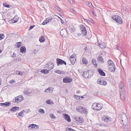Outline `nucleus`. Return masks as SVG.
<instances>
[{
	"instance_id": "nucleus-50",
	"label": "nucleus",
	"mask_w": 131,
	"mask_h": 131,
	"mask_svg": "<svg viewBox=\"0 0 131 131\" xmlns=\"http://www.w3.org/2000/svg\"><path fill=\"white\" fill-rule=\"evenodd\" d=\"M35 26H34V25L31 26H30V27L29 28V30H31V29H32Z\"/></svg>"
},
{
	"instance_id": "nucleus-58",
	"label": "nucleus",
	"mask_w": 131,
	"mask_h": 131,
	"mask_svg": "<svg viewBox=\"0 0 131 131\" xmlns=\"http://www.w3.org/2000/svg\"><path fill=\"white\" fill-rule=\"evenodd\" d=\"M70 2L71 3H73L72 0H69Z\"/></svg>"
},
{
	"instance_id": "nucleus-3",
	"label": "nucleus",
	"mask_w": 131,
	"mask_h": 131,
	"mask_svg": "<svg viewBox=\"0 0 131 131\" xmlns=\"http://www.w3.org/2000/svg\"><path fill=\"white\" fill-rule=\"evenodd\" d=\"M107 69L111 72H114L115 70V66L113 62L111 60L107 61Z\"/></svg>"
},
{
	"instance_id": "nucleus-11",
	"label": "nucleus",
	"mask_w": 131,
	"mask_h": 131,
	"mask_svg": "<svg viewBox=\"0 0 131 131\" xmlns=\"http://www.w3.org/2000/svg\"><path fill=\"white\" fill-rule=\"evenodd\" d=\"M72 81V78L68 76L64 77L63 79V82H71Z\"/></svg>"
},
{
	"instance_id": "nucleus-59",
	"label": "nucleus",
	"mask_w": 131,
	"mask_h": 131,
	"mask_svg": "<svg viewBox=\"0 0 131 131\" xmlns=\"http://www.w3.org/2000/svg\"><path fill=\"white\" fill-rule=\"evenodd\" d=\"M72 12L73 13H74L75 12V11L74 10H72Z\"/></svg>"
},
{
	"instance_id": "nucleus-44",
	"label": "nucleus",
	"mask_w": 131,
	"mask_h": 131,
	"mask_svg": "<svg viewBox=\"0 0 131 131\" xmlns=\"http://www.w3.org/2000/svg\"><path fill=\"white\" fill-rule=\"evenodd\" d=\"M46 18L48 20V21L49 22V21L52 20L53 18L52 17H48Z\"/></svg>"
},
{
	"instance_id": "nucleus-2",
	"label": "nucleus",
	"mask_w": 131,
	"mask_h": 131,
	"mask_svg": "<svg viewBox=\"0 0 131 131\" xmlns=\"http://www.w3.org/2000/svg\"><path fill=\"white\" fill-rule=\"evenodd\" d=\"M119 91L120 92V98L122 100H125V88L124 85L122 82L120 83L119 85Z\"/></svg>"
},
{
	"instance_id": "nucleus-41",
	"label": "nucleus",
	"mask_w": 131,
	"mask_h": 131,
	"mask_svg": "<svg viewBox=\"0 0 131 131\" xmlns=\"http://www.w3.org/2000/svg\"><path fill=\"white\" fill-rule=\"evenodd\" d=\"M51 91V89L50 88H47V89L44 92H50V91Z\"/></svg>"
},
{
	"instance_id": "nucleus-52",
	"label": "nucleus",
	"mask_w": 131,
	"mask_h": 131,
	"mask_svg": "<svg viewBox=\"0 0 131 131\" xmlns=\"http://www.w3.org/2000/svg\"><path fill=\"white\" fill-rule=\"evenodd\" d=\"M0 105L2 106H5L4 103H0Z\"/></svg>"
},
{
	"instance_id": "nucleus-9",
	"label": "nucleus",
	"mask_w": 131,
	"mask_h": 131,
	"mask_svg": "<svg viewBox=\"0 0 131 131\" xmlns=\"http://www.w3.org/2000/svg\"><path fill=\"white\" fill-rule=\"evenodd\" d=\"M70 60L72 64H73L76 60V55L75 54H73L71 55L70 57Z\"/></svg>"
},
{
	"instance_id": "nucleus-39",
	"label": "nucleus",
	"mask_w": 131,
	"mask_h": 131,
	"mask_svg": "<svg viewBox=\"0 0 131 131\" xmlns=\"http://www.w3.org/2000/svg\"><path fill=\"white\" fill-rule=\"evenodd\" d=\"M22 44L21 42H17L16 43L17 45L18 48H19L21 46Z\"/></svg>"
},
{
	"instance_id": "nucleus-42",
	"label": "nucleus",
	"mask_w": 131,
	"mask_h": 131,
	"mask_svg": "<svg viewBox=\"0 0 131 131\" xmlns=\"http://www.w3.org/2000/svg\"><path fill=\"white\" fill-rule=\"evenodd\" d=\"M88 5L91 8H93L94 7L92 5V4L90 2H89L88 3Z\"/></svg>"
},
{
	"instance_id": "nucleus-34",
	"label": "nucleus",
	"mask_w": 131,
	"mask_h": 131,
	"mask_svg": "<svg viewBox=\"0 0 131 131\" xmlns=\"http://www.w3.org/2000/svg\"><path fill=\"white\" fill-rule=\"evenodd\" d=\"M31 129L33 128H35L36 126H37V128H39V126L38 125H36L34 124H31Z\"/></svg>"
},
{
	"instance_id": "nucleus-55",
	"label": "nucleus",
	"mask_w": 131,
	"mask_h": 131,
	"mask_svg": "<svg viewBox=\"0 0 131 131\" xmlns=\"http://www.w3.org/2000/svg\"><path fill=\"white\" fill-rule=\"evenodd\" d=\"M85 96V95H84V96H80V99H81V100H82V99H84V98H85V97H84L83 96Z\"/></svg>"
},
{
	"instance_id": "nucleus-23",
	"label": "nucleus",
	"mask_w": 131,
	"mask_h": 131,
	"mask_svg": "<svg viewBox=\"0 0 131 131\" xmlns=\"http://www.w3.org/2000/svg\"><path fill=\"white\" fill-rule=\"evenodd\" d=\"M82 62L83 64H86L88 63V62L87 60L84 58H83L82 61Z\"/></svg>"
},
{
	"instance_id": "nucleus-62",
	"label": "nucleus",
	"mask_w": 131,
	"mask_h": 131,
	"mask_svg": "<svg viewBox=\"0 0 131 131\" xmlns=\"http://www.w3.org/2000/svg\"><path fill=\"white\" fill-rule=\"evenodd\" d=\"M4 131H5V128H4Z\"/></svg>"
},
{
	"instance_id": "nucleus-15",
	"label": "nucleus",
	"mask_w": 131,
	"mask_h": 131,
	"mask_svg": "<svg viewBox=\"0 0 131 131\" xmlns=\"http://www.w3.org/2000/svg\"><path fill=\"white\" fill-rule=\"evenodd\" d=\"M19 108V107L16 106H14L11 108L10 110L11 112H15L17 110H18Z\"/></svg>"
},
{
	"instance_id": "nucleus-26",
	"label": "nucleus",
	"mask_w": 131,
	"mask_h": 131,
	"mask_svg": "<svg viewBox=\"0 0 131 131\" xmlns=\"http://www.w3.org/2000/svg\"><path fill=\"white\" fill-rule=\"evenodd\" d=\"M45 38L43 36H41L40 37L39 41L41 42H43L45 41Z\"/></svg>"
},
{
	"instance_id": "nucleus-35",
	"label": "nucleus",
	"mask_w": 131,
	"mask_h": 131,
	"mask_svg": "<svg viewBox=\"0 0 131 131\" xmlns=\"http://www.w3.org/2000/svg\"><path fill=\"white\" fill-rule=\"evenodd\" d=\"M11 103L9 102H6L4 103L5 106L7 107L10 105Z\"/></svg>"
},
{
	"instance_id": "nucleus-47",
	"label": "nucleus",
	"mask_w": 131,
	"mask_h": 131,
	"mask_svg": "<svg viewBox=\"0 0 131 131\" xmlns=\"http://www.w3.org/2000/svg\"><path fill=\"white\" fill-rule=\"evenodd\" d=\"M71 29L73 31H74L75 30V28L73 26H72L71 27Z\"/></svg>"
},
{
	"instance_id": "nucleus-36",
	"label": "nucleus",
	"mask_w": 131,
	"mask_h": 131,
	"mask_svg": "<svg viewBox=\"0 0 131 131\" xmlns=\"http://www.w3.org/2000/svg\"><path fill=\"white\" fill-rule=\"evenodd\" d=\"M49 22L48 21V20L46 18L45 20L42 23V24L43 25H45L47 24Z\"/></svg>"
},
{
	"instance_id": "nucleus-28",
	"label": "nucleus",
	"mask_w": 131,
	"mask_h": 131,
	"mask_svg": "<svg viewBox=\"0 0 131 131\" xmlns=\"http://www.w3.org/2000/svg\"><path fill=\"white\" fill-rule=\"evenodd\" d=\"M24 93L26 95H29L32 93L31 91H29L28 90H25L24 92Z\"/></svg>"
},
{
	"instance_id": "nucleus-33",
	"label": "nucleus",
	"mask_w": 131,
	"mask_h": 131,
	"mask_svg": "<svg viewBox=\"0 0 131 131\" xmlns=\"http://www.w3.org/2000/svg\"><path fill=\"white\" fill-rule=\"evenodd\" d=\"M49 116L50 118L53 119H55L56 118L55 116L52 113H50L49 115Z\"/></svg>"
},
{
	"instance_id": "nucleus-25",
	"label": "nucleus",
	"mask_w": 131,
	"mask_h": 131,
	"mask_svg": "<svg viewBox=\"0 0 131 131\" xmlns=\"http://www.w3.org/2000/svg\"><path fill=\"white\" fill-rule=\"evenodd\" d=\"M49 70L43 69L41 70V72L42 73L46 74L49 73Z\"/></svg>"
},
{
	"instance_id": "nucleus-56",
	"label": "nucleus",
	"mask_w": 131,
	"mask_h": 131,
	"mask_svg": "<svg viewBox=\"0 0 131 131\" xmlns=\"http://www.w3.org/2000/svg\"><path fill=\"white\" fill-rule=\"evenodd\" d=\"M28 127V128H29L30 129H31V124H30V125H29Z\"/></svg>"
},
{
	"instance_id": "nucleus-37",
	"label": "nucleus",
	"mask_w": 131,
	"mask_h": 131,
	"mask_svg": "<svg viewBox=\"0 0 131 131\" xmlns=\"http://www.w3.org/2000/svg\"><path fill=\"white\" fill-rule=\"evenodd\" d=\"M5 36L3 34H0V40H1L4 38Z\"/></svg>"
},
{
	"instance_id": "nucleus-19",
	"label": "nucleus",
	"mask_w": 131,
	"mask_h": 131,
	"mask_svg": "<svg viewBox=\"0 0 131 131\" xmlns=\"http://www.w3.org/2000/svg\"><path fill=\"white\" fill-rule=\"evenodd\" d=\"M83 108V107H81V106H78L76 107V110L78 112L81 113Z\"/></svg>"
},
{
	"instance_id": "nucleus-12",
	"label": "nucleus",
	"mask_w": 131,
	"mask_h": 131,
	"mask_svg": "<svg viewBox=\"0 0 131 131\" xmlns=\"http://www.w3.org/2000/svg\"><path fill=\"white\" fill-rule=\"evenodd\" d=\"M46 67L48 68V70H50L53 68V64L52 63L49 62L46 64Z\"/></svg>"
},
{
	"instance_id": "nucleus-14",
	"label": "nucleus",
	"mask_w": 131,
	"mask_h": 131,
	"mask_svg": "<svg viewBox=\"0 0 131 131\" xmlns=\"http://www.w3.org/2000/svg\"><path fill=\"white\" fill-rule=\"evenodd\" d=\"M64 117V119L68 122H70L71 121L70 116L68 114H65Z\"/></svg>"
},
{
	"instance_id": "nucleus-18",
	"label": "nucleus",
	"mask_w": 131,
	"mask_h": 131,
	"mask_svg": "<svg viewBox=\"0 0 131 131\" xmlns=\"http://www.w3.org/2000/svg\"><path fill=\"white\" fill-rule=\"evenodd\" d=\"M74 117L75 118V119L79 123H82L81 119V118L80 117L77 116H75V117Z\"/></svg>"
},
{
	"instance_id": "nucleus-5",
	"label": "nucleus",
	"mask_w": 131,
	"mask_h": 131,
	"mask_svg": "<svg viewBox=\"0 0 131 131\" xmlns=\"http://www.w3.org/2000/svg\"><path fill=\"white\" fill-rule=\"evenodd\" d=\"M102 107V104L94 103L93 104L92 108L93 109L99 111L101 109Z\"/></svg>"
},
{
	"instance_id": "nucleus-57",
	"label": "nucleus",
	"mask_w": 131,
	"mask_h": 131,
	"mask_svg": "<svg viewBox=\"0 0 131 131\" xmlns=\"http://www.w3.org/2000/svg\"><path fill=\"white\" fill-rule=\"evenodd\" d=\"M80 98V97H78V98H77V99L79 100H81Z\"/></svg>"
},
{
	"instance_id": "nucleus-29",
	"label": "nucleus",
	"mask_w": 131,
	"mask_h": 131,
	"mask_svg": "<svg viewBox=\"0 0 131 131\" xmlns=\"http://www.w3.org/2000/svg\"><path fill=\"white\" fill-rule=\"evenodd\" d=\"M24 72H21L20 71H16V73L17 74L19 75H23Z\"/></svg>"
},
{
	"instance_id": "nucleus-13",
	"label": "nucleus",
	"mask_w": 131,
	"mask_h": 131,
	"mask_svg": "<svg viewBox=\"0 0 131 131\" xmlns=\"http://www.w3.org/2000/svg\"><path fill=\"white\" fill-rule=\"evenodd\" d=\"M60 33L62 37H65L67 34V31L65 29H62L61 30Z\"/></svg>"
},
{
	"instance_id": "nucleus-60",
	"label": "nucleus",
	"mask_w": 131,
	"mask_h": 131,
	"mask_svg": "<svg viewBox=\"0 0 131 131\" xmlns=\"http://www.w3.org/2000/svg\"><path fill=\"white\" fill-rule=\"evenodd\" d=\"M2 52V50L1 49H0V53H1Z\"/></svg>"
},
{
	"instance_id": "nucleus-53",
	"label": "nucleus",
	"mask_w": 131,
	"mask_h": 131,
	"mask_svg": "<svg viewBox=\"0 0 131 131\" xmlns=\"http://www.w3.org/2000/svg\"><path fill=\"white\" fill-rule=\"evenodd\" d=\"M78 97H80V96H78L77 95H75V96H74V98L76 99H77V98H78Z\"/></svg>"
},
{
	"instance_id": "nucleus-17",
	"label": "nucleus",
	"mask_w": 131,
	"mask_h": 131,
	"mask_svg": "<svg viewBox=\"0 0 131 131\" xmlns=\"http://www.w3.org/2000/svg\"><path fill=\"white\" fill-rule=\"evenodd\" d=\"M98 72L101 75L104 76L105 75V74L104 72L101 69H98Z\"/></svg>"
},
{
	"instance_id": "nucleus-30",
	"label": "nucleus",
	"mask_w": 131,
	"mask_h": 131,
	"mask_svg": "<svg viewBox=\"0 0 131 131\" xmlns=\"http://www.w3.org/2000/svg\"><path fill=\"white\" fill-rule=\"evenodd\" d=\"M97 60L103 63L104 62V61L103 60L102 57L101 56H99Z\"/></svg>"
},
{
	"instance_id": "nucleus-7",
	"label": "nucleus",
	"mask_w": 131,
	"mask_h": 131,
	"mask_svg": "<svg viewBox=\"0 0 131 131\" xmlns=\"http://www.w3.org/2000/svg\"><path fill=\"white\" fill-rule=\"evenodd\" d=\"M23 99V96L20 95L15 98V99L13 100V102L15 103H18L22 101Z\"/></svg>"
},
{
	"instance_id": "nucleus-45",
	"label": "nucleus",
	"mask_w": 131,
	"mask_h": 131,
	"mask_svg": "<svg viewBox=\"0 0 131 131\" xmlns=\"http://www.w3.org/2000/svg\"><path fill=\"white\" fill-rule=\"evenodd\" d=\"M24 112V110H23L22 111H21V112H19L18 113V115L19 116H22V114Z\"/></svg>"
},
{
	"instance_id": "nucleus-32",
	"label": "nucleus",
	"mask_w": 131,
	"mask_h": 131,
	"mask_svg": "<svg viewBox=\"0 0 131 131\" xmlns=\"http://www.w3.org/2000/svg\"><path fill=\"white\" fill-rule=\"evenodd\" d=\"M87 113V110L86 108L83 107V110H82V114H86Z\"/></svg>"
},
{
	"instance_id": "nucleus-6",
	"label": "nucleus",
	"mask_w": 131,
	"mask_h": 131,
	"mask_svg": "<svg viewBox=\"0 0 131 131\" xmlns=\"http://www.w3.org/2000/svg\"><path fill=\"white\" fill-rule=\"evenodd\" d=\"M80 27L82 35L84 36H86L87 34V31L85 26L83 25H81Z\"/></svg>"
},
{
	"instance_id": "nucleus-22",
	"label": "nucleus",
	"mask_w": 131,
	"mask_h": 131,
	"mask_svg": "<svg viewBox=\"0 0 131 131\" xmlns=\"http://www.w3.org/2000/svg\"><path fill=\"white\" fill-rule=\"evenodd\" d=\"M54 72L59 74H63L64 73V71L60 70H57L54 71Z\"/></svg>"
},
{
	"instance_id": "nucleus-49",
	"label": "nucleus",
	"mask_w": 131,
	"mask_h": 131,
	"mask_svg": "<svg viewBox=\"0 0 131 131\" xmlns=\"http://www.w3.org/2000/svg\"><path fill=\"white\" fill-rule=\"evenodd\" d=\"M3 5H4V6L6 7H7L8 8H9L10 7L7 4H3Z\"/></svg>"
},
{
	"instance_id": "nucleus-61",
	"label": "nucleus",
	"mask_w": 131,
	"mask_h": 131,
	"mask_svg": "<svg viewBox=\"0 0 131 131\" xmlns=\"http://www.w3.org/2000/svg\"><path fill=\"white\" fill-rule=\"evenodd\" d=\"M15 82H9V83H10V84H13Z\"/></svg>"
},
{
	"instance_id": "nucleus-21",
	"label": "nucleus",
	"mask_w": 131,
	"mask_h": 131,
	"mask_svg": "<svg viewBox=\"0 0 131 131\" xmlns=\"http://www.w3.org/2000/svg\"><path fill=\"white\" fill-rule=\"evenodd\" d=\"M19 18L17 16H15L13 19V21L14 23H15L18 21Z\"/></svg>"
},
{
	"instance_id": "nucleus-16",
	"label": "nucleus",
	"mask_w": 131,
	"mask_h": 131,
	"mask_svg": "<svg viewBox=\"0 0 131 131\" xmlns=\"http://www.w3.org/2000/svg\"><path fill=\"white\" fill-rule=\"evenodd\" d=\"M26 48L24 46H22L20 48V52L21 53H25L26 51Z\"/></svg>"
},
{
	"instance_id": "nucleus-48",
	"label": "nucleus",
	"mask_w": 131,
	"mask_h": 131,
	"mask_svg": "<svg viewBox=\"0 0 131 131\" xmlns=\"http://www.w3.org/2000/svg\"><path fill=\"white\" fill-rule=\"evenodd\" d=\"M30 111V110L29 109H27L26 110L24 111V112H25L26 113H27L28 112H29Z\"/></svg>"
},
{
	"instance_id": "nucleus-46",
	"label": "nucleus",
	"mask_w": 131,
	"mask_h": 131,
	"mask_svg": "<svg viewBox=\"0 0 131 131\" xmlns=\"http://www.w3.org/2000/svg\"><path fill=\"white\" fill-rule=\"evenodd\" d=\"M92 13L93 15H94V16H96V13H95V11L94 10H92Z\"/></svg>"
},
{
	"instance_id": "nucleus-51",
	"label": "nucleus",
	"mask_w": 131,
	"mask_h": 131,
	"mask_svg": "<svg viewBox=\"0 0 131 131\" xmlns=\"http://www.w3.org/2000/svg\"><path fill=\"white\" fill-rule=\"evenodd\" d=\"M89 20L91 21L93 23H94V21L91 18H90Z\"/></svg>"
},
{
	"instance_id": "nucleus-10",
	"label": "nucleus",
	"mask_w": 131,
	"mask_h": 131,
	"mask_svg": "<svg viewBox=\"0 0 131 131\" xmlns=\"http://www.w3.org/2000/svg\"><path fill=\"white\" fill-rule=\"evenodd\" d=\"M102 119L103 121L106 122L107 124L108 123V122L111 121V118L107 116H104L102 117Z\"/></svg>"
},
{
	"instance_id": "nucleus-38",
	"label": "nucleus",
	"mask_w": 131,
	"mask_h": 131,
	"mask_svg": "<svg viewBox=\"0 0 131 131\" xmlns=\"http://www.w3.org/2000/svg\"><path fill=\"white\" fill-rule=\"evenodd\" d=\"M38 111L39 112L42 114H44L45 113V111L43 109L41 108L40 109L38 110Z\"/></svg>"
},
{
	"instance_id": "nucleus-27",
	"label": "nucleus",
	"mask_w": 131,
	"mask_h": 131,
	"mask_svg": "<svg viewBox=\"0 0 131 131\" xmlns=\"http://www.w3.org/2000/svg\"><path fill=\"white\" fill-rule=\"evenodd\" d=\"M83 75L85 78H87L88 77V73L86 72H84L83 73Z\"/></svg>"
},
{
	"instance_id": "nucleus-54",
	"label": "nucleus",
	"mask_w": 131,
	"mask_h": 131,
	"mask_svg": "<svg viewBox=\"0 0 131 131\" xmlns=\"http://www.w3.org/2000/svg\"><path fill=\"white\" fill-rule=\"evenodd\" d=\"M60 19L61 21V23L62 24H63L64 21L62 19L60 18Z\"/></svg>"
},
{
	"instance_id": "nucleus-1",
	"label": "nucleus",
	"mask_w": 131,
	"mask_h": 131,
	"mask_svg": "<svg viewBox=\"0 0 131 131\" xmlns=\"http://www.w3.org/2000/svg\"><path fill=\"white\" fill-rule=\"evenodd\" d=\"M121 118L124 125L126 126L125 127L126 128H125V130H124L128 131V128H127V126H126L128 124V122L126 114L123 112L121 114Z\"/></svg>"
},
{
	"instance_id": "nucleus-20",
	"label": "nucleus",
	"mask_w": 131,
	"mask_h": 131,
	"mask_svg": "<svg viewBox=\"0 0 131 131\" xmlns=\"http://www.w3.org/2000/svg\"><path fill=\"white\" fill-rule=\"evenodd\" d=\"M99 47L101 49H104L106 47V45L104 43H100L98 44Z\"/></svg>"
},
{
	"instance_id": "nucleus-24",
	"label": "nucleus",
	"mask_w": 131,
	"mask_h": 131,
	"mask_svg": "<svg viewBox=\"0 0 131 131\" xmlns=\"http://www.w3.org/2000/svg\"><path fill=\"white\" fill-rule=\"evenodd\" d=\"M46 103L47 104L50 105H52L53 104V102L50 99L47 100L46 101Z\"/></svg>"
},
{
	"instance_id": "nucleus-43",
	"label": "nucleus",
	"mask_w": 131,
	"mask_h": 131,
	"mask_svg": "<svg viewBox=\"0 0 131 131\" xmlns=\"http://www.w3.org/2000/svg\"><path fill=\"white\" fill-rule=\"evenodd\" d=\"M67 131H76L74 129H72L71 128H67L66 129Z\"/></svg>"
},
{
	"instance_id": "nucleus-63",
	"label": "nucleus",
	"mask_w": 131,
	"mask_h": 131,
	"mask_svg": "<svg viewBox=\"0 0 131 131\" xmlns=\"http://www.w3.org/2000/svg\"><path fill=\"white\" fill-rule=\"evenodd\" d=\"M57 16L59 18H60V17H59V16Z\"/></svg>"
},
{
	"instance_id": "nucleus-4",
	"label": "nucleus",
	"mask_w": 131,
	"mask_h": 131,
	"mask_svg": "<svg viewBox=\"0 0 131 131\" xmlns=\"http://www.w3.org/2000/svg\"><path fill=\"white\" fill-rule=\"evenodd\" d=\"M112 19L119 24H122L123 23V21L119 16L117 15H113L112 17Z\"/></svg>"
},
{
	"instance_id": "nucleus-8",
	"label": "nucleus",
	"mask_w": 131,
	"mask_h": 131,
	"mask_svg": "<svg viewBox=\"0 0 131 131\" xmlns=\"http://www.w3.org/2000/svg\"><path fill=\"white\" fill-rule=\"evenodd\" d=\"M56 62L58 66L61 65H62L63 64H64L65 65L66 64V62L59 58H57V59Z\"/></svg>"
},
{
	"instance_id": "nucleus-64",
	"label": "nucleus",
	"mask_w": 131,
	"mask_h": 131,
	"mask_svg": "<svg viewBox=\"0 0 131 131\" xmlns=\"http://www.w3.org/2000/svg\"><path fill=\"white\" fill-rule=\"evenodd\" d=\"M35 128L36 129H37V126H36V127H35Z\"/></svg>"
},
{
	"instance_id": "nucleus-31",
	"label": "nucleus",
	"mask_w": 131,
	"mask_h": 131,
	"mask_svg": "<svg viewBox=\"0 0 131 131\" xmlns=\"http://www.w3.org/2000/svg\"><path fill=\"white\" fill-rule=\"evenodd\" d=\"M92 63L94 65H95L96 67L97 68V65L96 63V61L95 60L92 59Z\"/></svg>"
},
{
	"instance_id": "nucleus-40",
	"label": "nucleus",
	"mask_w": 131,
	"mask_h": 131,
	"mask_svg": "<svg viewBox=\"0 0 131 131\" xmlns=\"http://www.w3.org/2000/svg\"><path fill=\"white\" fill-rule=\"evenodd\" d=\"M98 84L100 85H103L105 86L107 84V82H97Z\"/></svg>"
}]
</instances>
